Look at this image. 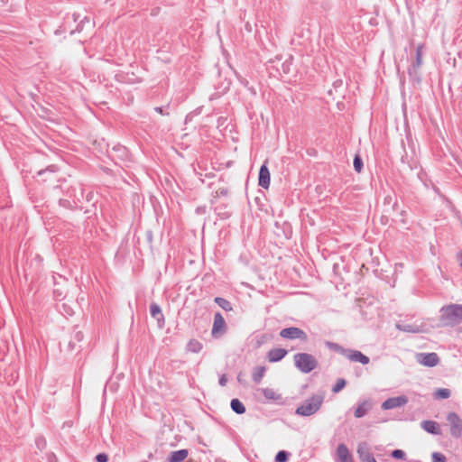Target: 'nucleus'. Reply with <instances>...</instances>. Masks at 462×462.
Wrapping results in <instances>:
<instances>
[{"label": "nucleus", "instance_id": "2", "mask_svg": "<svg viewBox=\"0 0 462 462\" xmlns=\"http://www.w3.org/2000/svg\"><path fill=\"white\" fill-rule=\"evenodd\" d=\"M322 402L323 397L321 395L313 396L298 407L296 412L302 416L312 415L320 408Z\"/></svg>", "mask_w": 462, "mask_h": 462}, {"label": "nucleus", "instance_id": "11", "mask_svg": "<svg viewBox=\"0 0 462 462\" xmlns=\"http://www.w3.org/2000/svg\"><path fill=\"white\" fill-rule=\"evenodd\" d=\"M421 428L429 433L439 435L441 434L440 426L433 420H424L421 422Z\"/></svg>", "mask_w": 462, "mask_h": 462}, {"label": "nucleus", "instance_id": "13", "mask_svg": "<svg viewBox=\"0 0 462 462\" xmlns=\"http://www.w3.org/2000/svg\"><path fill=\"white\" fill-rule=\"evenodd\" d=\"M189 456V451L187 449H180L178 451H173L168 457V462H182Z\"/></svg>", "mask_w": 462, "mask_h": 462}, {"label": "nucleus", "instance_id": "28", "mask_svg": "<svg viewBox=\"0 0 462 462\" xmlns=\"http://www.w3.org/2000/svg\"><path fill=\"white\" fill-rule=\"evenodd\" d=\"M354 167L357 172H360L362 171L363 162L359 156L355 157Z\"/></svg>", "mask_w": 462, "mask_h": 462}, {"label": "nucleus", "instance_id": "10", "mask_svg": "<svg viewBox=\"0 0 462 462\" xmlns=\"http://www.w3.org/2000/svg\"><path fill=\"white\" fill-rule=\"evenodd\" d=\"M418 361L427 366H434L439 363V357L435 353L420 354Z\"/></svg>", "mask_w": 462, "mask_h": 462}, {"label": "nucleus", "instance_id": "16", "mask_svg": "<svg viewBox=\"0 0 462 462\" xmlns=\"http://www.w3.org/2000/svg\"><path fill=\"white\" fill-rule=\"evenodd\" d=\"M287 354V351L283 348H274L269 351L268 359L270 362H277L282 359Z\"/></svg>", "mask_w": 462, "mask_h": 462}, {"label": "nucleus", "instance_id": "30", "mask_svg": "<svg viewBox=\"0 0 462 462\" xmlns=\"http://www.w3.org/2000/svg\"><path fill=\"white\" fill-rule=\"evenodd\" d=\"M432 457L433 462H445V457L440 453H434Z\"/></svg>", "mask_w": 462, "mask_h": 462}, {"label": "nucleus", "instance_id": "14", "mask_svg": "<svg viewBox=\"0 0 462 462\" xmlns=\"http://www.w3.org/2000/svg\"><path fill=\"white\" fill-rule=\"evenodd\" d=\"M337 453L341 462H353L352 457L346 445L340 444L337 448Z\"/></svg>", "mask_w": 462, "mask_h": 462}, {"label": "nucleus", "instance_id": "24", "mask_svg": "<svg viewBox=\"0 0 462 462\" xmlns=\"http://www.w3.org/2000/svg\"><path fill=\"white\" fill-rule=\"evenodd\" d=\"M449 396H450V391L448 389H446V388L438 389L434 393V397L436 399H447Z\"/></svg>", "mask_w": 462, "mask_h": 462}, {"label": "nucleus", "instance_id": "17", "mask_svg": "<svg viewBox=\"0 0 462 462\" xmlns=\"http://www.w3.org/2000/svg\"><path fill=\"white\" fill-rule=\"evenodd\" d=\"M397 328L400 329V330H403V331H406V332H411V333H421V332H426V329H424L422 328V326L420 325H418V324H406V325H397Z\"/></svg>", "mask_w": 462, "mask_h": 462}, {"label": "nucleus", "instance_id": "27", "mask_svg": "<svg viewBox=\"0 0 462 462\" xmlns=\"http://www.w3.org/2000/svg\"><path fill=\"white\" fill-rule=\"evenodd\" d=\"M422 48H423V45H420L417 48V54H416L417 66H420L422 63Z\"/></svg>", "mask_w": 462, "mask_h": 462}, {"label": "nucleus", "instance_id": "31", "mask_svg": "<svg viewBox=\"0 0 462 462\" xmlns=\"http://www.w3.org/2000/svg\"><path fill=\"white\" fill-rule=\"evenodd\" d=\"M96 459L97 462H107L108 458H107V456L106 454H98L97 457H96Z\"/></svg>", "mask_w": 462, "mask_h": 462}, {"label": "nucleus", "instance_id": "8", "mask_svg": "<svg viewBox=\"0 0 462 462\" xmlns=\"http://www.w3.org/2000/svg\"><path fill=\"white\" fill-rule=\"evenodd\" d=\"M270 183H271L270 171H269L266 164L264 163L260 168L258 184L262 188L267 189L270 187Z\"/></svg>", "mask_w": 462, "mask_h": 462}, {"label": "nucleus", "instance_id": "3", "mask_svg": "<svg viewBox=\"0 0 462 462\" xmlns=\"http://www.w3.org/2000/svg\"><path fill=\"white\" fill-rule=\"evenodd\" d=\"M442 319L448 324H456L462 320V305H449L441 310Z\"/></svg>", "mask_w": 462, "mask_h": 462}, {"label": "nucleus", "instance_id": "23", "mask_svg": "<svg viewBox=\"0 0 462 462\" xmlns=\"http://www.w3.org/2000/svg\"><path fill=\"white\" fill-rule=\"evenodd\" d=\"M150 310H151V315L153 318L157 319V320L159 322L160 321H163L164 319H163V316L162 314V310H161V308L157 304H154V303L152 304Z\"/></svg>", "mask_w": 462, "mask_h": 462}, {"label": "nucleus", "instance_id": "18", "mask_svg": "<svg viewBox=\"0 0 462 462\" xmlns=\"http://www.w3.org/2000/svg\"><path fill=\"white\" fill-rule=\"evenodd\" d=\"M357 452L362 462H376L373 455L365 450L363 446L358 448Z\"/></svg>", "mask_w": 462, "mask_h": 462}, {"label": "nucleus", "instance_id": "26", "mask_svg": "<svg viewBox=\"0 0 462 462\" xmlns=\"http://www.w3.org/2000/svg\"><path fill=\"white\" fill-rule=\"evenodd\" d=\"M346 385V381L344 379H338L336 383V384L334 385L332 391L334 393H338L339 391H341Z\"/></svg>", "mask_w": 462, "mask_h": 462}, {"label": "nucleus", "instance_id": "6", "mask_svg": "<svg viewBox=\"0 0 462 462\" xmlns=\"http://www.w3.org/2000/svg\"><path fill=\"white\" fill-rule=\"evenodd\" d=\"M280 336L283 338L295 339L300 338L303 341L307 340L306 333L298 328H284L280 332Z\"/></svg>", "mask_w": 462, "mask_h": 462}, {"label": "nucleus", "instance_id": "1", "mask_svg": "<svg viewBox=\"0 0 462 462\" xmlns=\"http://www.w3.org/2000/svg\"><path fill=\"white\" fill-rule=\"evenodd\" d=\"M295 365L303 373H310L317 367L316 358L307 353H299L294 356Z\"/></svg>", "mask_w": 462, "mask_h": 462}, {"label": "nucleus", "instance_id": "12", "mask_svg": "<svg viewBox=\"0 0 462 462\" xmlns=\"http://www.w3.org/2000/svg\"><path fill=\"white\" fill-rule=\"evenodd\" d=\"M346 356L350 361H353V362H359L364 365H366L369 363V358L366 356L363 355L359 351H356V350L348 351L346 353Z\"/></svg>", "mask_w": 462, "mask_h": 462}, {"label": "nucleus", "instance_id": "32", "mask_svg": "<svg viewBox=\"0 0 462 462\" xmlns=\"http://www.w3.org/2000/svg\"><path fill=\"white\" fill-rule=\"evenodd\" d=\"M226 382H227V378H226V376L225 374H224V375H222V376L220 377V379H219V383H220L222 386H225V385H226Z\"/></svg>", "mask_w": 462, "mask_h": 462}, {"label": "nucleus", "instance_id": "4", "mask_svg": "<svg viewBox=\"0 0 462 462\" xmlns=\"http://www.w3.org/2000/svg\"><path fill=\"white\" fill-rule=\"evenodd\" d=\"M227 331V325L224 317L220 313H216L214 316L211 335L215 338H219L224 336Z\"/></svg>", "mask_w": 462, "mask_h": 462}, {"label": "nucleus", "instance_id": "29", "mask_svg": "<svg viewBox=\"0 0 462 462\" xmlns=\"http://www.w3.org/2000/svg\"><path fill=\"white\" fill-rule=\"evenodd\" d=\"M392 456L394 457V458H397V459H402L404 458V452L401 449H396V450H393V453H392Z\"/></svg>", "mask_w": 462, "mask_h": 462}, {"label": "nucleus", "instance_id": "15", "mask_svg": "<svg viewBox=\"0 0 462 462\" xmlns=\"http://www.w3.org/2000/svg\"><path fill=\"white\" fill-rule=\"evenodd\" d=\"M372 404L369 401H364L358 404L356 409L355 410V417L362 418L364 417L371 409Z\"/></svg>", "mask_w": 462, "mask_h": 462}, {"label": "nucleus", "instance_id": "22", "mask_svg": "<svg viewBox=\"0 0 462 462\" xmlns=\"http://www.w3.org/2000/svg\"><path fill=\"white\" fill-rule=\"evenodd\" d=\"M215 302L226 311H231L233 310L231 303L224 298H215Z\"/></svg>", "mask_w": 462, "mask_h": 462}, {"label": "nucleus", "instance_id": "5", "mask_svg": "<svg viewBox=\"0 0 462 462\" xmlns=\"http://www.w3.org/2000/svg\"><path fill=\"white\" fill-rule=\"evenodd\" d=\"M447 420L450 426V434L455 438L460 437L462 435L461 418L455 412H449L447 415Z\"/></svg>", "mask_w": 462, "mask_h": 462}, {"label": "nucleus", "instance_id": "7", "mask_svg": "<svg viewBox=\"0 0 462 462\" xmlns=\"http://www.w3.org/2000/svg\"><path fill=\"white\" fill-rule=\"evenodd\" d=\"M257 392L268 402H278L282 399V394L273 387L260 388Z\"/></svg>", "mask_w": 462, "mask_h": 462}, {"label": "nucleus", "instance_id": "25", "mask_svg": "<svg viewBox=\"0 0 462 462\" xmlns=\"http://www.w3.org/2000/svg\"><path fill=\"white\" fill-rule=\"evenodd\" d=\"M288 453L286 451H279L275 457V462H287Z\"/></svg>", "mask_w": 462, "mask_h": 462}, {"label": "nucleus", "instance_id": "21", "mask_svg": "<svg viewBox=\"0 0 462 462\" xmlns=\"http://www.w3.org/2000/svg\"><path fill=\"white\" fill-rule=\"evenodd\" d=\"M231 408L238 414H243L245 411L244 404L238 399H233L231 401Z\"/></svg>", "mask_w": 462, "mask_h": 462}, {"label": "nucleus", "instance_id": "20", "mask_svg": "<svg viewBox=\"0 0 462 462\" xmlns=\"http://www.w3.org/2000/svg\"><path fill=\"white\" fill-rule=\"evenodd\" d=\"M264 374H265V367L264 366H257L254 369V372H253V374H252V377H253V380L256 383H259L263 377L264 376Z\"/></svg>", "mask_w": 462, "mask_h": 462}, {"label": "nucleus", "instance_id": "19", "mask_svg": "<svg viewBox=\"0 0 462 462\" xmlns=\"http://www.w3.org/2000/svg\"><path fill=\"white\" fill-rule=\"evenodd\" d=\"M203 346L198 339H190L187 344L188 351L191 353H199L201 351Z\"/></svg>", "mask_w": 462, "mask_h": 462}, {"label": "nucleus", "instance_id": "9", "mask_svg": "<svg viewBox=\"0 0 462 462\" xmlns=\"http://www.w3.org/2000/svg\"><path fill=\"white\" fill-rule=\"evenodd\" d=\"M408 402L405 396H398L386 400L383 404L382 408L384 410L393 409L405 404Z\"/></svg>", "mask_w": 462, "mask_h": 462}]
</instances>
